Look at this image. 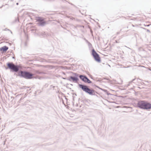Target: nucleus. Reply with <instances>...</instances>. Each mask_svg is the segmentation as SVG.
Wrapping results in <instances>:
<instances>
[{
  "label": "nucleus",
  "instance_id": "obj_1",
  "mask_svg": "<svg viewBox=\"0 0 151 151\" xmlns=\"http://www.w3.org/2000/svg\"><path fill=\"white\" fill-rule=\"evenodd\" d=\"M137 106L144 109H149L151 108V104L144 101H139L137 104Z\"/></svg>",
  "mask_w": 151,
  "mask_h": 151
},
{
  "label": "nucleus",
  "instance_id": "obj_2",
  "mask_svg": "<svg viewBox=\"0 0 151 151\" xmlns=\"http://www.w3.org/2000/svg\"><path fill=\"white\" fill-rule=\"evenodd\" d=\"M79 87L81 88L83 91L88 93L90 95H93L95 93V91L93 89H91L89 88L86 86H84L81 84H79Z\"/></svg>",
  "mask_w": 151,
  "mask_h": 151
},
{
  "label": "nucleus",
  "instance_id": "obj_3",
  "mask_svg": "<svg viewBox=\"0 0 151 151\" xmlns=\"http://www.w3.org/2000/svg\"><path fill=\"white\" fill-rule=\"evenodd\" d=\"M21 73L22 76L26 79H30L33 78V74L29 72L21 71Z\"/></svg>",
  "mask_w": 151,
  "mask_h": 151
},
{
  "label": "nucleus",
  "instance_id": "obj_4",
  "mask_svg": "<svg viewBox=\"0 0 151 151\" xmlns=\"http://www.w3.org/2000/svg\"><path fill=\"white\" fill-rule=\"evenodd\" d=\"M8 67L15 72H17L19 70V67L15 65L12 63H9L7 64Z\"/></svg>",
  "mask_w": 151,
  "mask_h": 151
},
{
  "label": "nucleus",
  "instance_id": "obj_5",
  "mask_svg": "<svg viewBox=\"0 0 151 151\" xmlns=\"http://www.w3.org/2000/svg\"><path fill=\"white\" fill-rule=\"evenodd\" d=\"M92 55L95 60L98 62H100L101 59L99 55L96 52L94 49L92 50Z\"/></svg>",
  "mask_w": 151,
  "mask_h": 151
},
{
  "label": "nucleus",
  "instance_id": "obj_6",
  "mask_svg": "<svg viewBox=\"0 0 151 151\" xmlns=\"http://www.w3.org/2000/svg\"><path fill=\"white\" fill-rule=\"evenodd\" d=\"M8 47H6V46H4L0 49V50L1 51H3V52L6 51L8 50Z\"/></svg>",
  "mask_w": 151,
  "mask_h": 151
},
{
  "label": "nucleus",
  "instance_id": "obj_7",
  "mask_svg": "<svg viewBox=\"0 0 151 151\" xmlns=\"http://www.w3.org/2000/svg\"><path fill=\"white\" fill-rule=\"evenodd\" d=\"M80 78L83 80V81L86 82V79H87V78L84 76L81 75L80 76Z\"/></svg>",
  "mask_w": 151,
  "mask_h": 151
},
{
  "label": "nucleus",
  "instance_id": "obj_8",
  "mask_svg": "<svg viewBox=\"0 0 151 151\" xmlns=\"http://www.w3.org/2000/svg\"><path fill=\"white\" fill-rule=\"evenodd\" d=\"M36 19L37 21L39 22H42V20H43L44 19L40 17H38Z\"/></svg>",
  "mask_w": 151,
  "mask_h": 151
},
{
  "label": "nucleus",
  "instance_id": "obj_9",
  "mask_svg": "<svg viewBox=\"0 0 151 151\" xmlns=\"http://www.w3.org/2000/svg\"><path fill=\"white\" fill-rule=\"evenodd\" d=\"M45 22L44 21L43 19V20H42V22H39V24L41 25H44L45 24Z\"/></svg>",
  "mask_w": 151,
  "mask_h": 151
},
{
  "label": "nucleus",
  "instance_id": "obj_10",
  "mask_svg": "<svg viewBox=\"0 0 151 151\" xmlns=\"http://www.w3.org/2000/svg\"><path fill=\"white\" fill-rule=\"evenodd\" d=\"M70 78L73 81H76L78 80L77 78L72 76L70 77Z\"/></svg>",
  "mask_w": 151,
  "mask_h": 151
},
{
  "label": "nucleus",
  "instance_id": "obj_11",
  "mask_svg": "<svg viewBox=\"0 0 151 151\" xmlns=\"http://www.w3.org/2000/svg\"><path fill=\"white\" fill-rule=\"evenodd\" d=\"M86 82H88V83H90L91 82V81L89 79H88L87 78V79H86Z\"/></svg>",
  "mask_w": 151,
  "mask_h": 151
},
{
  "label": "nucleus",
  "instance_id": "obj_12",
  "mask_svg": "<svg viewBox=\"0 0 151 151\" xmlns=\"http://www.w3.org/2000/svg\"><path fill=\"white\" fill-rule=\"evenodd\" d=\"M147 31L148 32H150V31L148 29H147Z\"/></svg>",
  "mask_w": 151,
  "mask_h": 151
}]
</instances>
